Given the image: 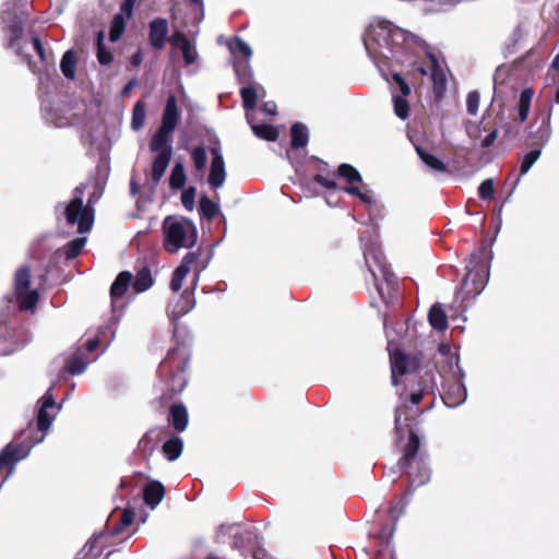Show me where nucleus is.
Instances as JSON below:
<instances>
[{"label": "nucleus", "mask_w": 559, "mask_h": 559, "mask_svg": "<svg viewBox=\"0 0 559 559\" xmlns=\"http://www.w3.org/2000/svg\"><path fill=\"white\" fill-rule=\"evenodd\" d=\"M365 263L371 273L381 300L389 305L399 290L396 276L390 270L382 251L371 246L364 251Z\"/></svg>", "instance_id": "20e7f679"}, {"label": "nucleus", "mask_w": 559, "mask_h": 559, "mask_svg": "<svg viewBox=\"0 0 559 559\" xmlns=\"http://www.w3.org/2000/svg\"><path fill=\"white\" fill-rule=\"evenodd\" d=\"M127 21L128 20L123 16V14L114 15L109 28V40L111 43H116L122 37L126 31Z\"/></svg>", "instance_id": "e433bc0d"}, {"label": "nucleus", "mask_w": 559, "mask_h": 559, "mask_svg": "<svg viewBox=\"0 0 559 559\" xmlns=\"http://www.w3.org/2000/svg\"><path fill=\"white\" fill-rule=\"evenodd\" d=\"M150 150L156 153L152 163L151 176L154 185H157L162 180L171 160L173 146L170 142H165V144L158 148L154 145V140L151 139Z\"/></svg>", "instance_id": "f8f14e48"}, {"label": "nucleus", "mask_w": 559, "mask_h": 559, "mask_svg": "<svg viewBox=\"0 0 559 559\" xmlns=\"http://www.w3.org/2000/svg\"><path fill=\"white\" fill-rule=\"evenodd\" d=\"M191 158H192L195 170L202 173L205 169L206 163H207L205 147L202 145L195 146L191 151Z\"/></svg>", "instance_id": "a18cd8bd"}, {"label": "nucleus", "mask_w": 559, "mask_h": 559, "mask_svg": "<svg viewBox=\"0 0 559 559\" xmlns=\"http://www.w3.org/2000/svg\"><path fill=\"white\" fill-rule=\"evenodd\" d=\"M426 392L427 391L425 389H420V390H418L416 392L411 393V395H409V403L412 405L419 404L423 401Z\"/></svg>", "instance_id": "338daca9"}, {"label": "nucleus", "mask_w": 559, "mask_h": 559, "mask_svg": "<svg viewBox=\"0 0 559 559\" xmlns=\"http://www.w3.org/2000/svg\"><path fill=\"white\" fill-rule=\"evenodd\" d=\"M195 193L197 190L194 187H189L181 193V203L187 211L194 209Z\"/></svg>", "instance_id": "4d7b16f0"}, {"label": "nucleus", "mask_w": 559, "mask_h": 559, "mask_svg": "<svg viewBox=\"0 0 559 559\" xmlns=\"http://www.w3.org/2000/svg\"><path fill=\"white\" fill-rule=\"evenodd\" d=\"M334 176H335V174H333V175L328 174L326 176L323 174H316L313 176V181L323 188H326L330 190L336 189L337 183L334 180Z\"/></svg>", "instance_id": "6e6d98bb"}, {"label": "nucleus", "mask_w": 559, "mask_h": 559, "mask_svg": "<svg viewBox=\"0 0 559 559\" xmlns=\"http://www.w3.org/2000/svg\"><path fill=\"white\" fill-rule=\"evenodd\" d=\"M199 257H200L199 252H188L183 257V259L178 267H183V269L186 267L189 273L191 265L198 261Z\"/></svg>", "instance_id": "0e129e2a"}, {"label": "nucleus", "mask_w": 559, "mask_h": 559, "mask_svg": "<svg viewBox=\"0 0 559 559\" xmlns=\"http://www.w3.org/2000/svg\"><path fill=\"white\" fill-rule=\"evenodd\" d=\"M309 142L307 127L301 122H295L290 128V146L293 148L305 147Z\"/></svg>", "instance_id": "bb28decb"}, {"label": "nucleus", "mask_w": 559, "mask_h": 559, "mask_svg": "<svg viewBox=\"0 0 559 559\" xmlns=\"http://www.w3.org/2000/svg\"><path fill=\"white\" fill-rule=\"evenodd\" d=\"M229 49L234 55L239 52L243 57L242 60H250L252 56L250 46L238 36L234 38V44L229 46Z\"/></svg>", "instance_id": "8fccbe9b"}, {"label": "nucleus", "mask_w": 559, "mask_h": 559, "mask_svg": "<svg viewBox=\"0 0 559 559\" xmlns=\"http://www.w3.org/2000/svg\"><path fill=\"white\" fill-rule=\"evenodd\" d=\"M430 59L432 61L431 80L433 84V93L436 96H441L447 87V78L437 58L433 55H430Z\"/></svg>", "instance_id": "b1692460"}, {"label": "nucleus", "mask_w": 559, "mask_h": 559, "mask_svg": "<svg viewBox=\"0 0 559 559\" xmlns=\"http://www.w3.org/2000/svg\"><path fill=\"white\" fill-rule=\"evenodd\" d=\"M404 512V507L400 504L391 506L389 509L390 522L381 526L377 534V539L381 546H389L395 532L396 522Z\"/></svg>", "instance_id": "2eb2a0df"}, {"label": "nucleus", "mask_w": 559, "mask_h": 559, "mask_svg": "<svg viewBox=\"0 0 559 559\" xmlns=\"http://www.w3.org/2000/svg\"><path fill=\"white\" fill-rule=\"evenodd\" d=\"M200 215L209 221L213 219L219 213L218 205L209 197L203 195L199 201Z\"/></svg>", "instance_id": "58836bf2"}, {"label": "nucleus", "mask_w": 559, "mask_h": 559, "mask_svg": "<svg viewBox=\"0 0 559 559\" xmlns=\"http://www.w3.org/2000/svg\"><path fill=\"white\" fill-rule=\"evenodd\" d=\"M169 26L164 17H155L148 24V43L155 50H163L168 41Z\"/></svg>", "instance_id": "ddd939ff"}, {"label": "nucleus", "mask_w": 559, "mask_h": 559, "mask_svg": "<svg viewBox=\"0 0 559 559\" xmlns=\"http://www.w3.org/2000/svg\"><path fill=\"white\" fill-rule=\"evenodd\" d=\"M134 521V511L131 509H124L121 513L118 523L114 524L110 528L112 536L121 534L127 527H129Z\"/></svg>", "instance_id": "37998d69"}, {"label": "nucleus", "mask_w": 559, "mask_h": 559, "mask_svg": "<svg viewBox=\"0 0 559 559\" xmlns=\"http://www.w3.org/2000/svg\"><path fill=\"white\" fill-rule=\"evenodd\" d=\"M481 130L488 131V134L481 140L480 146L483 148L490 147L498 136V129L497 128H487V124H484L481 128L480 124L475 126L474 130H469L468 134L472 139H478L480 136Z\"/></svg>", "instance_id": "72a5a7b5"}, {"label": "nucleus", "mask_w": 559, "mask_h": 559, "mask_svg": "<svg viewBox=\"0 0 559 559\" xmlns=\"http://www.w3.org/2000/svg\"><path fill=\"white\" fill-rule=\"evenodd\" d=\"M66 219L69 225H78V231L81 234L92 229L94 223V210L87 204H83V200L79 197L70 201L66 207Z\"/></svg>", "instance_id": "9d476101"}, {"label": "nucleus", "mask_w": 559, "mask_h": 559, "mask_svg": "<svg viewBox=\"0 0 559 559\" xmlns=\"http://www.w3.org/2000/svg\"><path fill=\"white\" fill-rule=\"evenodd\" d=\"M393 106H394V114L402 120H405L409 117V104L405 99V97H401L399 95L393 96Z\"/></svg>", "instance_id": "de8ad7c7"}, {"label": "nucleus", "mask_w": 559, "mask_h": 559, "mask_svg": "<svg viewBox=\"0 0 559 559\" xmlns=\"http://www.w3.org/2000/svg\"><path fill=\"white\" fill-rule=\"evenodd\" d=\"M364 45L369 55L403 64L408 56L406 33L391 22L379 20L368 26Z\"/></svg>", "instance_id": "7ed1b4c3"}, {"label": "nucleus", "mask_w": 559, "mask_h": 559, "mask_svg": "<svg viewBox=\"0 0 559 559\" xmlns=\"http://www.w3.org/2000/svg\"><path fill=\"white\" fill-rule=\"evenodd\" d=\"M533 96L534 93L531 88H525L520 94V99L518 104V115L521 122H524L528 117Z\"/></svg>", "instance_id": "4c0bfd02"}, {"label": "nucleus", "mask_w": 559, "mask_h": 559, "mask_svg": "<svg viewBox=\"0 0 559 559\" xmlns=\"http://www.w3.org/2000/svg\"><path fill=\"white\" fill-rule=\"evenodd\" d=\"M480 95L477 91H472L466 96V109L469 115H476L479 107Z\"/></svg>", "instance_id": "13d9d810"}, {"label": "nucleus", "mask_w": 559, "mask_h": 559, "mask_svg": "<svg viewBox=\"0 0 559 559\" xmlns=\"http://www.w3.org/2000/svg\"><path fill=\"white\" fill-rule=\"evenodd\" d=\"M132 274L129 271H122L118 274L110 287V296L112 299L121 298L128 292L132 281Z\"/></svg>", "instance_id": "a878e982"}, {"label": "nucleus", "mask_w": 559, "mask_h": 559, "mask_svg": "<svg viewBox=\"0 0 559 559\" xmlns=\"http://www.w3.org/2000/svg\"><path fill=\"white\" fill-rule=\"evenodd\" d=\"M412 359L401 350H395L391 357L392 383H399L397 376H404L409 371Z\"/></svg>", "instance_id": "4be33fe9"}, {"label": "nucleus", "mask_w": 559, "mask_h": 559, "mask_svg": "<svg viewBox=\"0 0 559 559\" xmlns=\"http://www.w3.org/2000/svg\"><path fill=\"white\" fill-rule=\"evenodd\" d=\"M428 321L436 331H445L449 326L448 316L439 304H435L428 312Z\"/></svg>", "instance_id": "393cba45"}, {"label": "nucleus", "mask_w": 559, "mask_h": 559, "mask_svg": "<svg viewBox=\"0 0 559 559\" xmlns=\"http://www.w3.org/2000/svg\"><path fill=\"white\" fill-rule=\"evenodd\" d=\"M416 152L423 163L433 171L444 173L447 171V165L439 159L436 155L427 152L421 146H416Z\"/></svg>", "instance_id": "7c9ffc66"}, {"label": "nucleus", "mask_w": 559, "mask_h": 559, "mask_svg": "<svg viewBox=\"0 0 559 559\" xmlns=\"http://www.w3.org/2000/svg\"><path fill=\"white\" fill-rule=\"evenodd\" d=\"M195 305L194 296L192 292L186 289L176 300L174 305H169L170 318L177 320L182 316L187 314Z\"/></svg>", "instance_id": "6ab92c4d"}, {"label": "nucleus", "mask_w": 559, "mask_h": 559, "mask_svg": "<svg viewBox=\"0 0 559 559\" xmlns=\"http://www.w3.org/2000/svg\"><path fill=\"white\" fill-rule=\"evenodd\" d=\"M336 176L345 179L349 186H354V183L362 181L358 170L354 166L345 163L338 166Z\"/></svg>", "instance_id": "a19ab883"}, {"label": "nucleus", "mask_w": 559, "mask_h": 559, "mask_svg": "<svg viewBox=\"0 0 559 559\" xmlns=\"http://www.w3.org/2000/svg\"><path fill=\"white\" fill-rule=\"evenodd\" d=\"M537 106H539L537 104ZM551 100H547L543 107H538L536 110V117L534 122L528 127V138L533 141L536 146L545 145L551 135Z\"/></svg>", "instance_id": "1a4fd4ad"}, {"label": "nucleus", "mask_w": 559, "mask_h": 559, "mask_svg": "<svg viewBox=\"0 0 559 559\" xmlns=\"http://www.w3.org/2000/svg\"><path fill=\"white\" fill-rule=\"evenodd\" d=\"M247 120L250 123L254 135L258 136L259 139L270 141V142H274L277 140L278 131L275 127L267 124V123H263V124L252 123L248 114H247Z\"/></svg>", "instance_id": "c85d7f7f"}, {"label": "nucleus", "mask_w": 559, "mask_h": 559, "mask_svg": "<svg viewBox=\"0 0 559 559\" xmlns=\"http://www.w3.org/2000/svg\"><path fill=\"white\" fill-rule=\"evenodd\" d=\"M167 420L177 432L185 431L189 424V413L187 407L182 403H174L169 405Z\"/></svg>", "instance_id": "dca6fc26"}, {"label": "nucleus", "mask_w": 559, "mask_h": 559, "mask_svg": "<svg viewBox=\"0 0 559 559\" xmlns=\"http://www.w3.org/2000/svg\"><path fill=\"white\" fill-rule=\"evenodd\" d=\"M41 439L43 437L28 443L12 441L2 449L0 452V484L3 480L2 472L5 468H12L13 464L25 457L32 445L41 441Z\"/></svg>", "instance_id": "9b49d317"}, {"label": "nucleus", "mask_w": 559, "mask_h": 559, "mask_svg": "<svg viewBox=\"0 0 559 559\" xmlns=\"http://www.w3.org/2000/svg\"><path fill=\"white\" fill-rule=\"evenodd\" d=\"M263 91V87L258 83L242 84L240 88V96L242 99L243 109L248 112L257 107L259 91Z\"/></svg>", "instance_id": "5701e85b"}, {"label": "nucleus", "mask_w": 559, "mask_h": 559, "mask_svg": "<svg viewBox=\"0 0 559 559\" xmlns=\"http://www.w3.org/2000/svg\"><path fill=\"white\" fill-rule=\"evenodd\" d=\"M540 153H542L540 148H535V150L530 151L528 153H526L523 156L521 165H520V176L519 177L525 175L531 169V167L539 158ZM519 180H520V178L516 179L515 183H518Z\"/></svg>", "instance_id": "c03bdc74"}, {"label": "nucleus", "mask_w": 559, "mask_h": 559, "mask_svg": "<svg viewBox=\"0 0 559 559\" xmlns=\"http://www.w3.org/2000/svg\"><path fill=\"white\" fill-rule=\"evenodd\" d=\"M344 191L347 192L348 194L357 197L365 204H371L374 202L369 191L362 192L357 186L345 187Z\"/></svg>", "instance_id": "864d4df0"}, {"label": "nucleus", "mask_w": 559, "mask_h": 559, "mask_svg": "<svg viewBox=\"0 0 559 559\" xmlns=\"http://www.w3.org/2000/svg\"><path fill=\"white\" fill-rule=\"evenodd\" d=\"M182 450L183 441L178 436H173L170 439L165 441L162 447L164 456L170 462L176 461L181 455Z\"/></svg>", "instance_id": "cd10ccee"}, {"label": "nucleus", "mask_w": 559, "mask_h": 559, "mask_svg": "<svg viewBox=\"0 0 559 559\" xmlns=\"http://www.w3.org/2000/svg\"><path fill=\"white\" fill-rule=\"evenodd\" d=\"M212 162L207 177L209 185L214 188H221L226 179L225 163L218 146L211 147Z\"/></svg>", "instance_id": "4468645a"}, {"label": "nucleus", "mask_w": 559, "mask_h": 559, "mask_svg": "<svg viewBox=\"0 0 559 559\" xmlns=\"http://www.w3.org/2000/svg\"><path fill=\"white\" fill-rule=\"evenodd\" d=\"M37 429L46 433L51 425V417L49 416L47 409L39 408L36 417Z\"/></svg>", "instance_id": "5fc2aeb1"}, {"label": "nucleus", "mask_w": 559, "mask_h": 559, "mask_svg": "<svg viewBox=\"0 0 559 559\" xmlns=\"http://www.w3.org/2000/svg\"><path fill=\"white\" fill-rule=\"evenodd\" d=\"M246 547L253 559H274L261 545L255 534L248 533Z\"/></svg>", "instance_id": "c756f323"}, {"label": "nucleus", "mask_w": 559, "mask_h": 559, "mask_svg": "<svg viewBox=\"0 0 559 559\" xmlns=\"http://www.w3.org/2000/svg\"><path fill=\"white\" fill-rule=\"evenodd\" d=\"M180 112L177 104V97L171 94L166 99V105L162 115V123L153 134L154 145L160 147L165 142H171V133L175 131Z\"/></svg>", "instance_id": "6e6552de"}, {"label": "nucleus", "mask_w": 559, "mask_h": 559, "mask_svg": "<svg viewBox=\"0 0 559 559\" xmlns=\"http://www.w3.org/2000/svg\"><path fill=\"white\" fill-rule=\"evenodd\" d=\"M32 39H33L34 49L38 53V57L40 58V60L43 62H47L48 61V57L46 55L45 48H44L39 37L37 35H34Z\"/></svg>", "instance_id": "69168bd1"}, {"label": "nucleus", "mask_w": 559, "mask_h": 559, "mask_svg": "<svg viewBox=\"0 0 559 559\" xmlns=\"http://www.w3.org/2000/svg\"><path fill=\"white\" fill-rule=\"evenodd\" d=\"M478 195L481 200H491L495 195V185L492 179L484 180L478 187Z\"/></svg>", "instance_id": "3c124183"}, {"label": "nucleus", "mask_w": 559, "mask_h": 559, "mask_svg": "<svg viewBox=\"0 0 559 559\" xmlns=\"http://www.w3.org/2000/svg\"><path fill=\"white\" fill-rule=\"evenodd\" d=\"M408 406L396 407L394 415V430L396 442L400 443L407 433V442L402 447L403 455L397 461L399 469L407 476L408 485L417 488L426 485L431 477V468L427 456L420 453V438L417 429V420L408 415Z\"/></svg>", "instance_id": "f257e3e1"}, {"label": "nucleus", "mask_w": 559, "mask_h": 559, "mask_svg": "<svg viewBox=\"0 0 559 559\" xmlns=\"http://www.w3.org/2000/svg\"><path fill=\"white\" fill-rule=\"evenodd\" d=\"M188 274V270L185 267H177L171 276L169 287L173 292H179L185 277Z\"/></svg>", "instance_id": "603ef678"}, {"label": "nucleus", "mask_w": 559, "mask_h": 559, "mask_svg": "<svg viewBox=\"0 0 559 559\" xmlns=\"http://www.w3.org/2000/svg\"><path fill=\"white\" fill-rule=\"evenodd\" d=\"M490 252L485 243L474 251L466 264V275L462 281V299L475 298L485 288L489 277Z\"/></svg>", "instance_id": "39448f33"}, {"label": "nucleus", "mask_w": 559, "mask_h": 559, "mask_svg": "<svg viewBox=\"0 0 559 559\" xmlns=\"http://www.w3.org/2000/svg\"><path fill=\"white\" fill-rule=\"evenodd\" d=\"M165 493V486L158 480H151L143 488L144 502L151 508L158 506Z\"/></svg>", "instance_id": "412c9836"}, {"label": "nucleus", "mask_w": 559, "mask_h": 559, "mask_svg": "<svg viewBox=\"0 0 559 559\" xmlns=\"http://www.w3.org/2000/svg\"><path fill=\"white\" fill-rule=\"evenodd\" d=\"M76 62H78L76 55L73 50H68L62 56L60 68H61L62 74L67 79L73 80L75 78Z\"/></svg>", "instance_id": "c9c22d12"}, {"label": "nucleus", "mask_w": 559, "mask_h": 559, "mask_svg": "<svg viewBox=\"0 0 559 559\" xmlns=\"http://www.w3.org/2000/svg\"><path fill=\"white\" fill-rule=\"evenodd\" d=\"M154 283L151 270L148 266L141 267L135 275L133 282V289L135 293H143L147 290Z\"/></svg>", "instance_id": "2f4dec72"}, {"label": "nucleus", "mask_w": 559, "mask_h": 559, "mask_svg": "<svg viewBox=\"0 0 559 559\" xmlns=\"http://www.w3.org/2000/svg\"><path fill=\"white\" fill-rule=\"evenodd\" d=\"M187 181V176L185 173V167L181 163H176L171 169V174L169 177V187L173 190H180L185 187Z\"/></svg>", "instance_id": "ea45409f"}, {"label": "nucleus", "mask_w": 559, "mask_h": 559, "mask_svg": "<svg viewBox=\"0 0 559 559\" xmlns=\"http://www.w3.org/2000/svg\"><path fill=\"white\" fill-rule=\"evenodd\" d=\"M466 389L462 382L454 381L448 384L442 400L444 404L449 407H455L462 404L466 399Z\"/></svg>", "instance_id": "aec40b11"}, {"label": "nucleus", "mask_w": 559, "mask_h": 559, "mask_svg": "<svg viewBox=\"0 0 559 559\" xmlns=\"http://www.w3.org/2000/svg\"><path fill=\"white\" fill-rule=\"evenodd\" d=\"M168 43L181 50L185 46H187L190 40L183 32H175L168 39Z\"/></svg>", "instance_id": "bf43d9fd"}, {"label": "nucleus", "mask_w": 559, "mask_h": 559, "mask_svg": "<svg viewBox=\"0 0 559 559\" xmlns=\"http://www.w3.org/2000/svg\"><path fill=\"white\" fill-rule=\"evenodd\" d=\"M96 47H97L96 57H97L98 62L102 66L110 64L114 60V55L110 51V49L107 48L104 44V32L103 31L97 32Z\"/></svg>", "instance_id": "f704fd0d"}, {"label": "nucleus", "mask_w": 559, "mask_h": 559, "mask_svg": "<svg viewBox=\"0 0 559 559\" xmlns=\"http://www.w3.org/2000/svg\"><path fill=\"white\" fill-rule=\"evenodd\" d=\"M136 1L138 0H123L118 14H123L127 20H130L133 16Z\"/></svg>", "instance_id": "680f3d73"}, {"label": "nucleus", "mask_w": 559, "mask_h": 559, "mask_svg": "<svg viewBox=\"0 0 559 559\" xmlns=\"http://www.w3.org/2000/svg\"><path fill=\"white\" fill-rule=\"evenodd\" d=\"M234 71L239 84H249L253 82V71L249 60H235Z\"/></svg>", "instance_id": "473e14b6"}, {"label": "nucleus", "mask_w": 559, "mask_h": 559, "mask_svg": "<svg viewBox=\"0 0 559 559\" xmlns=\"http://www.w3.org/2000/svg\"><path fill=\"white\" fill-rule=\"evenodd\" d=\"M145 115L146 111L144 104L141 100L136 102L132 110V129L139 130L143 127L145 121Z\"/></svg>", "instance_id": "49530a36"}, {"label": "nucleus", "mask_w": 559, "mask_h": 559, "mask_svg": "<svg viewBox=\"0 0 559 559\" xmlns=\"http://www.w3.org/2000/svg\"><path fill=\"white\" fill-rule=\"evenodd\" d=\"M85 242H86L85 237H79V238H75V239L69 241L62 248L66 259L73 260V259L78 258L82 253Z\"/></svg>", "instance_id": "79ce46f5"}, {"label": "nucleus", "mask_w": 559, "mask_h": 559, "mask_svg": "<svg viewBox=\"0 0 559 559\" xmlns=\"http://www.w3.org/2000/svg\"><path fill=\"white\" fill-rule=\"evenodd\" d=\"M31 269L27 265L19 267L14 275V295L21 311L34 310L39 301L37 289L29 290Z\"/></svg>", "instance_id": "0eeeda50"}, {"label": "nucleus", "mask_w": 559, "mask_h": 559, "mask_svg": "<svg viewBox=\"0 0 559 559\" xmlns=\"http://www.w3.org/2000/svg\"><path fill=\"white\" fill-rule=\"evenodd\" d=\"M8 47L14 49L15 53L21 56L24 61L31 64V56L24 53L23 47L19 44V40L22 38L24 34L23 25L21 22L14 21L11 23L8 28Z\"/></svg>", "instance_id": "a211bd4d"}, {"label": "nucleus", "mask_w": 559, "mask_h": 559, "mask_svg": "<svg viewBox=\"0 0 559 559\" xmlns=\"http://www.w3.org/2000/svg\"><path fill=\"white\" fill-rule=\"evenodd\" d=\"M392 80L399 86L400 92L402 94L401 97H407L408 95H411V87L401 73H392Z\"/></svg>", "instance_id": "052dcab7"}, {"label": "nucleus", "mask_w": 559, "mask_h": 559, "mask_svg": "<svg viewBox=\"0 0 559 559\" xmlns=\"http://www.w3.org/2000/svg\"><path fill=\"white\" fill-rule=\"evenodd\" d=\"M183 60L187 64H192L198 58V53L193 50L191 43L181 48Z\"/></svg>", "instance_id": "e2e57ef3"}, {"label": "nucleus", "mask_w": 559, "mask_h": 559, "mask_svg": "<svg viewBox=\"0 0 559 559\" xmlns=\"http://www.w3.org/2000/svg\"><path fill=\"white\" fill-rule=\"evenodd\" d=\"M162 227L164 249L169 253H175L180 248H192L197 242V227L187 217L167 216Z\"/></svg>", "instance_id": "423d86ee"}, {"label": "nucleus", "mask_w": 559, "mask_h": 559, "mask_svg": "<svg viewBox=\"0 0 559 559\" xmlns=\"http://www.w3.org/2000/svg\"><path fill=\"white\" fill-rule=\"evenodd\" d=\"M85 368L86 361L79 355L70 357L66 366L67 371L72 376L81 374Z\"/></svg>", "instance_id": "09e8293b"}, {"label": "nucleus", "mask_w": 559, "mask_h": 559, "mask_svg": "<svg viewBox=\"0 0 559 559\" xmlns=\"http://www.w3.org/2000/svg\"><path fill=\"white\" fill-rule=\"evenodd\" d=\"M165 433H166V430L164 428H160V427L151 428L140 439V441L138 443V451L142 455H145V456L151 455L153 453V451L155 450L157 443L165 436Z\"/></svg>", "instance_id": "f3484780"}, {"label": "nucleus", "mask_w": 559, "mask_h": 559, "mask_svg": "<svg viewBox=\"0 0 559 559\" xmlns=\"http://www.w3.org/2000/svg\"><path fill=\"white\" fill-rule=\"evenodd\" d=\"M55 405H56L55 397H53V395L48 391V392L43 396V404H41L40 408L48 409V408H52V407H55Z\"/></svg>", "instance_id": "774afa93"}, {"label": "nucleus", "mask_w": 559, "mask_h": 559, "mask_svg": "<svg viewBox=\"0 0 559 559\" xmlns=\"http://www.w3.org/2000/svg\"><path fill=\"white\" fill-rule=\"evenodd\" d=\"M191 358V349L185 342H178L168 349L166 357L159 364L157 374L160 395L155 399L159 408H164L181 394L186 389L188 379L186 370Z\"/></svg>", "instance_id": "f03ea898"}]
</instances>
